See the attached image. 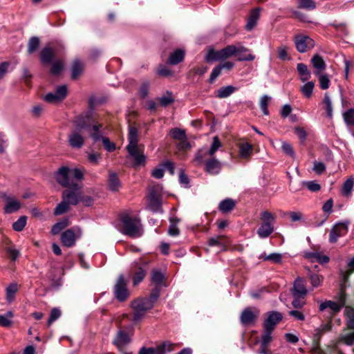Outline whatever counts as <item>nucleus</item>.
Listing matches in <instances>:
<instances>
[{"label": "nucleus", "mask_w": 354, "mask_h": 354, "mask_svg": "<svg viewBox=\"0 0 354 354\" xmlns=\"http://www.w3.org/2000/svg\"><path fill=\"white\" fill-rule=\"evenodd\" d=\"M66 188L62 194V202L55 208V215H62L69 210L70 205H77L80 203L81 185L76 183Z\"/></svg>", "instance_id": "obj_1"}, {"label": "nucleus", "mask_w": 354, "mask_h": 354, "mask_svg": "<svg viewBox=\"0 0 354 354\" xmlns=\"http://www.w3.org/2000/svg\"><path fill=\"white\" fill-rule=\"evenodd\" d=\"M83 176L80 169L66 166L61 167L55 174L57 183L63 187H68L76 183L77 180H81Z\"/></svg>", "instance_id": "obj_2"}, {"label": "nucleus", "mask_w": 354, "mask_h": 354, "mask_svg": "<svg viewBox=\"0 0 354 354\" xmlns=\"http://www.w3.org/2000/svg\"><path fill=\"white\" fill-rule=\"evenodd\" d=\"M243 51H248V48L241 43H238L236 45H228L219 50L211 49L207 52L205 60L207 62L224 60Z\"/></svg>", "instance_id": "obj_3"}, {"label": "nucleus", "mask_w": 354, "mask_h": 354, "mask_svg": "<svg viewBox=\"0 0 354 354\" xmlns=\"http://www.w3.org/2000/svg\"><path fill=\"white\" fill-rule=\"evenodd\" d=\"M121 232L131 237H139L142 234L140 220L136 216L128 214H122L120 217Z\"/></svg>", "instance_id": "obj_4"}, {"label": "nucleus", "mask_w": 354, "mask_h": 354, "mask_svg": "<svg viewBox=\"0 0 354 354\" xmlns=\"http://www.w3.org/2000/svg\"><path fill=\"white\" fill-rule=\"evenodd\" d=\"M75 126L77 129L73 130L71 132V133L68 136V141L69 145L73 149H80L84 145V137L80 133V130L82 129H88V125L86 124V121L82 118H79L75 122Z\"/></svg>", "instance_id": "obj_5"}, {"label": "nucleus", "mask_w": 354, "mask_h": 354, "mask_svg": "<svg viewBox=\"0 0 354 354\" xmlns=\"http://www.w3.org/2000/svg\"><path fill=\"white\" fill-rule=\"evenodd\" d=\"M153 306L147 297L138 298L132 301L131 307L133 310V321L138 322L142 320L147 311L153 308Z\"/></svg>", "instance_id": "obj_6"}, {"label": "nucleus", "mask_w": 354, "mask_h": 354, "mask_svg": "<svg viewBox=\"0 0 354 354\" xmlns=\"http://www.w3.org/2000/svg\"><path fill=\"white\" fill-rule=\"evenodd\" d=\"M352 268L346 272H342L340 274V289H339V296L337 302L333 301V313H335L339 311L340 308L343 307L346 302V293L345 290L346 288V282L348 281L349 275L354 271V267H351Z\"/></svg>", "instance_id": "obj_7"}, {"label": "nucleus", "mask_w": 354, "mask_h": 354, "mask_svg": "<svg viewBox=\"0 0 354 354\" xmlns=\"http://www.w3.org/2000/svg\"><path fill=\"white\" fill-rule=\"evenodd\" d=\"M331 322L332 319L330 317H328V320L326 323H323L320 325L319 327L317 328L314 330L313 333V351L316 354H326L323 350H322L319 347V340L321 337L326 333L330 332L331 329Z\"/></svg>", "instance_id": "obj_8"}, {"label": "nucleus", "mask_w": 354, "mask_h": 354, "mask_svg": "<svg viewBox=\"0 0 354 354\" xmlns=\"http://www.w3.org/2000/svg\"><path fill=\"white\" fill-rule=\"evenodd\" d=\"M82 236V229L79 226H73L62 232L61 241L64 246L71 248L75 245L76 241L80 239Z\"/></svg>", "instance_id": "obj_9"}, {"label": "nucleus", "mask_w": 354, "mask_h": 354, "mask_svg": "<svg viewBox=\"0 0 354 354\" xmlns=\"http://www.w3.org/2000/svg\"><path fill=\"white\" fill-rule=\"evenodd\" d=\"M303 257L312 263L325 264L330 260L328 255L315 248H312V251H304Z\"/></svg>", "instance_id": "obj_10"}, {"label": "nucleus", "mask_w": 354, "mask_h": 354, "mask_svg": "<svg viewBox=\"0 0 354 354\" xmlns=\"http://www.w3.org/2000/svg\"><path fill=\"white\" fill-rule=\"evenodd\" d=\"M294 41L296 49L301 53L307 52L315 46L314 40L310 37L304 35H295Z\"/></svg>", "instance_id": "obj_11"}, {"label": "nucleus", "mask_w": 354, "mask_h": 354, "mask_svg": "<svg viewBox=\"0 0 354 354\" xmlns=\"http://www.w3.org/2000/svg\"><path fill=\"white\" fill-rule=\"evenodd\" d=\"M174 344L169 342H165L156 347H142L138 354H167L174 350Z\"/></svg>", "instance_id": "obj_12"}, {"label": "nucleus", "mask_w": 354, "mask_h": 354, "mask_svg": "<svg viewBox=\"0 0 354 354\" xmlns=\"http://www.w3.org/2000/svg\"><path fill=\"white\" fill-rule=\"evenodd\" d=\"M115 298L120 301H125L129 296L124 275L120 274L114 287Z\"/></svg>", "instance_id": "obj_13"}, {"label": "nucleus", "mask_w": 354, "mask_h": 354, "mask_svg": "<svg viewBox=\"0 0 354 354\" xmlns=\"http://www.w3.org/2000/svg\"><path fill=\"white\" fill-rule=\"evenodd\" d=\"M0 196L6 203L4 207V212L6 214L16 212L21 208V202L15 197L8 196L6 193H2Z\"/></svg>", "instance_id": "obj_14"}, {"label": "nucleus", "mask_w": 354, "mask_h": 354, "mask_svg": "<svg viewBox=\"0 0 354 354\" xmlns=\"http://www.w3.org/2000/svg\"><path fill=\"white\" fill-rule=\"evenodd\" d=\"M282 314L277 311H271L268 313V317L264 321V329L273 330L276 325L281 321Z\"/></svg>", "instance_id": "obj_15"}, {"label": "nucleus", "mask_w": 354, "mask_h": 354, "mask_svg": "<svg viewBox=\"0 0 354 354\" xmlns=\"http://www.w3.org/2000/svg\"><path fill=\"white\" fill-rule=\"evenodd\" d=\"M64 274L62 267H50L47 277L52 282L53 286H59L62 284V279Z\"/></svg>", "instance_id": "obj_16"}, {"label": "nucleus", "mask_w": 354, "mask_h": 354, "mask_svg": "<svg viewBox=\"0 0 354 354\" xmlns=\"http://www.w3.org/2000/svg\"><path fill=\"white\" fill-rule=\"evenodd\" d=\"M131 341L129 334L123 330H119L113 339V344L119 349L122 350L125 346L129 344Z\"/></svg>", "instance_id": "obj_17"}, {"label": "nucleus", "mask_w": 354, "mask_h": 354, "mask_svg": "<svg viewBox=\"0 0 354 354\" xmlns=\"http://www.w3.org/2000/svg\"><path fill=\"white\" fill-rule=\"evenodd\" d=\"M292 295H300L301 297H306L308 290L306 287L304 279L298 277L294 281L293 287L291 289Z\"/></svg>", "instance_id": "obj_18"}, {"label": "nucleus", "mask_w": 354, "mask_h": 354, "mask_svg": "<svg viewBox=\"0 0 354 354\" xmlns=\"http://www.w3.org/2000/svg\"><path fill=\"white\" fill-rule=\"evenodd\" d=\"M320 110L323 111L322 115L327 118L332 117V98L329 93H326L319 103Z\"/></svg>", "instance_id": "obj_19"}, {"label": "nucleus", "mask_w": 354, "mask_h": 354, "mask_svg": "<svg viewBox=\"0 0 354 354\" xmlns=\"http://www.w3.org/2000/svg\"><path fill=\"white\" fill-rule=\"evenodd\" d=\"M258 314L259 310L257 309H254V310L252 311L251 308H246L241 313L240 317L241 322L244 325H250L254 322Z\"/></svg>", "instance_id": "obj_20"}, {"label": "nucleus", "mask_w": 354, "mask_h": 354, "mask_svg": "<svg viewBox=\"0 0 354 354\" xmlns=\"http://www.w3.org/2000/svg\"><path fill=\"white\" fill-rule=\"evenodd\" d=\"M205 170L211 175H216L221 170V163L217 159L211 158L205 161Z\"/></svg>", "instance_id": "obj_21"}, {"label": "nucleus", "mask_w": 354, "mask_h": 354, "mask_svg": "<svg viewBox=\"0 0 354 354\" xmlns=\"http://www.w3.org/2000/svg\"><path fill=\"white\" fill-rule=\"evenodd\" d=\"M149 207L153 212H162L160 197L154 189L150 192L149 196Z\"/></svg>", "instance_id": "obj_22"}, {"label": "nucleus", "mask_w": 354, "mask_h": 354, "mask_svg": "<svg viewBox=\"0 0 354 354\" xmlns=\"http://www.w3.org/2000/svg\"><path fill=\"white\" fill-rule=\"evenodd\" d=\"M311 64L315 68L314 74L315 75H319L326 67L324 60L318 54L315 55L312 57Z\"/></svg>", "instance_id": "obj_23"}, {"label": "nucleus", "mask_w": 354, "mask_h": 354, "mask_svg": "<svg viewBox=\"0 0 354 354\" xmlns=\"http://www.w3.org/2000/svg\"><path fill=\"white\" fill-rule=\"evenodd\" d=\"M287 257V254H280V253H271L268 255L266 254H262L260 257V259H263V261H268L271 263L274 264H281L284 263L283 259Z\"/></svg>", "instance_id": "obj_24"}, {"label": "nucleus", "mask_w": 354, "mask_h": 354, "mask_svg": "<svg viewBox=\"0 0 354 354\" xmlns=\"http://www.w3.org/2000/svg\"><path fill=\"white\" fill-rule=\"evenodd\" d=\"M348 221L337 223L333 225V242L339 236H344L348 232Z\"/></svg>", "instance_id": "obj_25"}, {"label": "nucleus", "mask_w": 354, "mask_h": 354, "mask_svg": "<svg viewBox=\"0 0 354 354\" xmlns=\"http://www.w3.org/2000/svg\"><path fill=\"white\" fill-rule=\"evenodd\" d=\"M239 150V156L243 159L249 158L252 154L253 146L247 142H240L237 145Z\"/></svg>", "instance_id": "obj_26"}, {"label": "nucleus", "mask_w": 354, "mask_h": 354, "mask_svg": "<svg viewBox=\"0 0 354 354\" xmlns=\"http://www.w3.org/2000/svg\"><path fill=\"white\" fill-rule=\"evenodd\" d=\"M274 232V225L262 223L257 230V234L261 239L268 238Z\"/></svg>", "instance_id": "obj_27"}, {"label": "nucleus", "mask_w": 354, "mask_h": 354, "mask_svg": "<svg viewBox=\"0 0 354 354\" xmlns=\"http://www.w3.org/2000/svg\"><path fill=\"white\" fill-rule=\"evenodd\" d=\"M260 16V10L259 8L254 9L251 11L247 24L245 25V28L247 30H252L257 24V21L259 19Z\"/></svg>", "instance_id": "obj_28"}, {"label": "nucleus", "mask_w": 354, "mask_h": 354, "mask_svg": "<svg viewBox=\"0 0 354 354\" xmlns=\"http://www.w3.org/2000/svg\"><path fill=\"white\" fill-rule=\"evenodd\" d=\"M151 282L154 286L167 287L166 277L165 273L158 270H153L151 274Z\"/></svg>", "instance_id": "obj_29"}, {"label": "nucleus", "mask_w": 354, "mask_h": 354, "mask_svg": "<svg viewBox=\"0 0 354 354\" xmlns=\"http://www.w3.org/2000/svg\"><path fill=\"white\" fill-rule=\"evenodd\" d=\"M129 153L133 158L136 165H141L145 163V156L140 153L138 147L127 149Z\"/></svg>", "instance_id": "obj_30"}, {"label": "nucleus", "mask_w": 354, "mask_h": 354, "mask_svg": "<svg viewBox=\"0 0 354 354\" xmlns=\"http://www.w3.org/2000/svg\"><path fill=\"white\" fill-rule=\"evenodd\" d=\"M235 206V201L232 198H225L220 202L218 209L223 213H228L233 210Z\"/></svg>", "instance_id": "obj_31"}, {"label": "nucleus", "mask_w": 354, "mask_h": 354, "mask_svg": "<svg viewBox=\"0 0 354 354\" xmlns=\"http://www.w3.org/2000/svg\"><path fill=\"white\" fill-rule=\"evenodd\" d=\"M54 56L55 50L49 47L44 48L40 53V58L43 64H50Z\"/></svg>", "instance_id": "obj_32"}, {"label": "nucleus", "mask_w": 354, "mask_h": 354, "mask_svg": "<svg viewBox=\"0 0 354 354\" xmlns=\"http://www.w3.org/2000/svg\"><path fill=\"white\" fill-rule=\"evenodd\" d=\"M237 88L233 86H223L216 91V97L225 98L230 96Z\"/></svg>", "instance_id": "obj_33"}, {"label": "nucleus", "mask_w": 354, "mask_h": 354, "mask_svg": "<svg viewBox=\"0 0 354 354\" xmlns=\"http://www.w3.org/2000/svg\"><path fill=\"white\" fill-rule=\"evenodd\" d=\"M109 188L112 192H116L120 187V182L117 176V174L114 172L109 173V180H108Z\"/></svg>", "instance_id": "obj_34"}, {"label": "nucleus", "mask_w": 354, "mask_h": 354, "mask_svg": "<svg viewBox=\"0 0 354 354\" xmlns=\"http://www.w3.org/2000/svg\"><path fill=\"white\" fill-rule=\"evenodd\" d=\"M185 57V52L181 49H177L171 54L169 57L168 63L171 65H176L181 62Z\"/></svg>", "instance_id": "obj_35"}, {"label": "nucleus", "mask_w": 354, "mask_h": 354, "mask_svg": "<svg viewBox=\"0 0 354 354\" xmlns=\"http://www.w3.org/2000/svg\"><path fill=\"white\" fill-rule=\"evenodd\" d=\"M18 291V285L16 283H10L6 289V299L8 303H12L15 299V294Z\"/></svg>", "instance_id": "obj_36"}, {"label": "nucleus", "mask_w": 354, "mask_h": 354, "mask_svg": "<svg viewBox=\"0 0 354 354\" xmlns=\"http://www.w3.org/2000/svg\"><path fill=\"white\" fill-rule=\"evenodd\" d=\"M297 71L300 75L301 82H307L311 77L310 72L308 71V67L303 63H299L297 66Z\"/></svg>", "instance_id": "obj_37"}, {"label": "nucleus", "mask_w": 354, "mask_h": 354, "mask_svg": "<svg viewBox=\"0 0 354 354\" xmlns=\"http://www.w3.org/2000/svg\"><path fill=\"white\" fill-rule=\"evenodd\" d=\"M138 147V130L136 127H130L129 131V145L127 149Z\"/></svg>", "instance_id": "obj_38"}, {"label": "nucleus", "mask_w": 354, "mask_h": 354, "mask_svg": "<svg viewBox=\"0 0 354 354\" xmlns=\"http://www.w3.org/2000/svg\"><path fill=\"white\" fill-rule=\"evenodd\" d=\"M341 344L349 346L354 344V331L342 336L335 344H333V351Z\"/></svg>", "instance_id": "obj_39"}, {"label": "nucleus", "mask_w": 354, "mask_h": 354, "mask_svg": "<svg viewBox=\"0 0 354 354\" xmlns=\"http://www.w3.org/2000/svg\"><path fill=\"white\" fill-rule=\"evenodd\" d=\"M344 315L346 317L347 326L349 328L354 329V309L349 306H346Z\"/></svg>", "instance_id": "obj_40"}, {"label": "nucleus", "mask_w": 354, "mask_h": 354, "mask_svg": "<svg viewBox=\"0 0 354 354\" xmlns=\"http://www.w3.org/2000/svg\"><path fill=\"white\" fill-rule=\"evenodd\" d=\"M14 317L13 313L10 310L7 311L3 315H0V326L3 327H10L12 326V319Z\"/></svg>", "instance_id": "obj_41"}, {"label": "nucleus", "mask_w": 354, "mask_h": 354, "mask_svg": "<svg viewBox=\"0 0 354 354\" xmlns=\"http://www.w3.org/2000/svg\"><path fill=\"white\" fill-rule=\"evenodd\" d=\"M178 218L176 217L170 218L169 222L170 225L168 229V234L172 236H176L179 234L180 231L177 227V223H178Z\"/></svg>", "instance_id": "obj_42"}, {"label": "nucleus", "mask_w": 354, "mask_h": 354, "mask_svg": "<svg viewBox=\"0 0 354 354\" xmlns=\"http://www.w3.org/2000/svg\"><path fill=\"white\" fill-rule=\"evenodd\" d=\"M354 181L353 178H348L343 184L342 188V193L345 196H349L351 194V192L353 187Z\"/></svg>", "instance_id": "obj_43"}, {"label": "nucleus", "mask_w": 354, "mask_h": 354, "mask_svg": "<svg viewBox=\"0 0 354 354\" xmlns=\"http://www.w3.org/2000/svg\"><path fill=\"white\" fill-rule=\"evenodd\" d=\"M322 210L326 216L320 223L317 224L316 226L317 227L322 226L327 219L329 214L332 212V198L327 200V201L324 204Z\"/></svg>", "instance_id": "obj_44"}, {"label": "nucleus", "mask_w": 354, "mask_h": 354, "mask_svg": "<svg viewBox=\"0 0 354 354\" xmlns=\"http://www.w3.org/2000/svg\"><path fill=\"white\" fill-rule=\"evenodd\" d=\"M315 83L313 82H307L301 87V91L306 97L310 98L312 95Z\"/></svg>", "instance_id": "obj_45"}, {"label": "nucleus", "mask_w": 354, "mask_h": 354, "mask_svg": "<svg viewBox=\"0 0 354 354\" xmlns=\"http://www.w3.org/2000/svg\"><path fill=\"white\" fill-rule=\"evenodd\" d=\"M169 136L176 140H180L186 138L185 131L179 128L171 129L169 131Z\"/></svg>", "instance_id": "obj_46"}, {"label": "nucleus", "mask_w": 354, "mask_h": 354, "mask_svg": "<svg viewBox=\"0 0 354 354\" xmlns=\"http://www.w3.org/2000/svg\"><path fill=\"white\" fill-rule=\"evenodd\" d=\"M343 118L348 127L354 126V109H349L344 112Z\"/></svg>", "instance_id": "obj_47"}, {"label": "nucleus", "mask_w": 354, "mask_h": 354, "mask_svg": "<svg viewBox=\"0 0 354 354\" xmlns=\"http://www.w3.org/2000/svg\"><path fill=\"white\" fill-rule=\"evenodd\" d=\"M83 71V64L79 60H75L72 65L71 77L76 79Z\"/></svg>", "instance_id": "obj_48"}, {"label": "nucleus", "mask_w": 354, "mask_h": 354, "mask_svg": "<svg viewBox=\"0 0 354 354\" xmlns=\"http://www.w3.org/2000/svg\"><path fill=\"white\" fill-rule=\"evenodd\" d=\"M158 101L162 106L166 107L174 102V98L172 93L167 91V95L158 97Z\"/></svg>", "instance_id": "obj_49"}, {"label": "nucleus", "mask_w": 354, "mask_h": 354, "mask_svg": "<svg viewBox=\"0 0 354 354\" xmlns=\"http://www.w3.org/2000/svg\"><path fill=\"white\" fill-rule=\"evenodd\" d=\"M27 222V217L21 216L12 224V229L16 232H21L25 227Z\"/></svg>", "instance_id": "obj_50"}, {"label": "nucleus", "mask_w": 354, "mask_h": 354, "mask_svg": "<svg viewBox=\"0 0 354 354\" xmlns=\"http://www.w3.org/2000/svg\"><path fill=\"white\" fill-rule=\"evenodd\" d=\"M68 225V219H64L59 222L56 223L51 229L53 234H58L63 229L67 227Z\"/></svg>", "instance_id": "obj_51"}, {"label": "nucleus", "mask_w": 354, "mask_h": 354, "mask_svg": "<svg viewBox=\"0 0 354 354\" xmlns=\"http://www.w3.org/2000/svg\"><path fill=\"white\" fill-rule=\"evenodd\" d=\"M222 145L218 136H214L213 138L212 143L209 149L207 151L208 155L212 157L216 151L221 147Z\"/></svg>", "instance_id": "obj_52"}, {"label": "nucleus", "mask_w": 354, "mask_h": 354, "mask_svg": "<svg viewBox=\"0 0 354 354\" xmlns=\"http://www.w3.org/2000/svg\"><path fill=\"white\" fill-rule=\"evenodd\" d=\"M292 297L293 300L291 304L294 308L301 309L306 305L305 297L300 295H292Z\"/></svg>", "instance_id": "obj_53"}, {"label": "nucleus", "mask_w": 354, "mask_h": 354, "mask_svg": "<svg viewBox=\"0 0 354 354\" xmlns=\"http://www.w3.org/2000/svg\"><path fill=\"white\" fill-rule=\"evenodd\" d=\"M326 310H329L328 317L332 319V300H326L320 303L319 306V312L324 313Z\"/></svg>", "instance_id": "obj_54"}, {"label": "nucleus", "mask_w": 354, "mask_h": 354, "mask_svg": "<svg viewBox=\"0 0 354 354\" xmlns=\"http://www.w3.org/2000/svg\"><path fill=\"white\" fill-rule=\"evenodd\" d=\"M39 45V39L37 37H32L28 41V53L32 54L37 50Z\"/></svg>", "instance_id": "obj_55"}, {"label": "nucleus", "mask_w": 354, "mask_h": 354, "mask_svg": "<svg viewBox=\"0 0 354 354\" xmlns=\"http://www.w3.org/2000/svg\"><path fill=\"white\" fill-rule=\"evenodd\" d=\"M271 97L267 95H263L260 99V107L263 114L266 115H269V110L268 109V105L269 102L270 101Z\"/></svg>", "instance_id": "obj_56"}, {"label": "nucleus", "mask_w": 354, "mask_h": 354, "mask_svg": "<svg viewBox=\"0 0 354 354\" xmlns=\"http://www.w3.org/2000/svg\"><path fill=\"white\" fill-rule=\"evenodd\" d=\"M260 218L263 221V223H268L272 225H274L276 221L274 215L268 211L262 212Z\"/></svg>", "instance_id": "obj_57"}, {"label": "nucleus", "mask_w": 354, "mask_h": 354, "mask_svg": "<svg viewBox=\"0 0 354 354\" xmlns=\"http://www.w3.org/2000/svg\"><path fill=\"white\" fill-rule=\"evenodd\" d=\"M61 316V310L58 308H53L51 310L50 317L47 321V326L49 327L54 322Z\"/></svg>", "instance_id": "obj_58"}, {"label": "nucleus", "mask_w": 354, "mask_h": 354, "mask_svg": "<svg viewBox=\"0 0 354 354\" xmlns=\"http://www.w3.org/2000/svg\"><path fill=\"white\" fill-rule=\"evenodd\" d=\"M238 61L240 62H251L255 59V56L251 53V50L248 48V51H243L241 53H238Z\"/></svg>", "instance_id": "obj_59"}, {"label": "nucleus", "mask_w": 354, "mask_h": 354, "mask_svg": "<svg viewBox=\"0 0 354 354\" xmlns=\"http://www.w3.org/2000/svg\"><path fill=\"white\" fill-rule=\"evenodd\" d=\"M162 288V286H155V287L151 290L149 297H147V299L150 300V301H151L153 305L160 297V290Z\"/></svg>", "instance_id": "obj_60"}, {"label": "nucleus", "mask_w": 354, "mask_h": 354, "mask_svg": "<svg viewBox=\"0 0 354 354\" xmlns=\"http://www.w3.org/2000/svg\"><path fill=\"white\" fill-rule=\"evenodd\" d=\"M209 156L207 150L201 149L197 151L195 155L194 162L197 165H201L204 162L205 158Z\"/></svg>", "instance_id": "obj_61"}, {"label": "nucleus", "mask_w": 354, "mask_h": 354, "mask_svg": "<svg viewBox=\"0 0 354 354\" xmlns=\"http://www.w3.org/2000/svg\"><path fill=\"white\" fill-rule=\"evenodd\" d=\"M146 275V272L140 267V269L134 274L133 277V286H137L145 278Z\"/></svg>", "instance_id": "obj_62"}, {"label": "nucleus", "mask_w": 354, "mask_h": 354, "mask_svg": "<svg viewBox=\"0 0 354 354\" xmlns=\"http://www.w3.org/2000/svg\"><path fill=\"white\" fill-rule=\"evenodd\" d=\"M288 315L297 321H304L306 319V316L301 309L295 308L294 310H291L288 311Z\"/></svg>", "instance_id": "obj_63"}, {"label": "nucleus", "mask_w": 354, "mask_h": 354, "mask_svg": "<svg viewBox=\"0 0 354 354\" xmlns=\"http://www.w3.org/2000/svg\"><path fill=\"white\" fill-rule=\"evenodd\" d=\"M58 100H63L67 95V87L66 85L59 86L54 92Z\"/></svg>", "instance_id": "obj_64"}]
</instances>
